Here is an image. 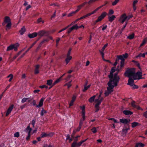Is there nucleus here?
<instances>
[{
    "instance_id": "f257e3e1",
    "label": "nucleus",
    "mask_w": 147,
    "mask_h": 147,
    "mask_svg": "<svg viewBox=\"0 0 147 147\" xmlns=\"http://www.w3.org/2000/svg\"><path fill=\"white\" fill-rule=\"evenodd\" d=\"M142 71H138L136 73L134 68L128 69L124 73V75L125 76H128L130 78L132 77L134 80H139L142 79Z\"/></svg>"
},
{
    "instance_id": "f03ea898",
    "label": "nucleus",
    "mask_w": 147,
    "mask_h": 147,
    "mask_svg": "<svg viewBox=\"0 0 147 147\" xmlns=\"http://www.w3.org/2000/svg\"><path fill=\"white\" fill-rule=\"evenodd\" d=\"M119 82V79L114 80H109L107 83L108 86L107 88V90L105 92V96H108L113 91L114 88L117 85Z\"/></svg>"
},
{
    "instance_id": "7ed1b4c3",
    "label": "nucleus",
    "mask_w": 147,
    "mask_h": 147,
    "mask_svg": "<svg viewBox=\"0 0 147 147\" xmlns=\"http://www.w3.org/2000/svg\"><path fill=\"white\" fill-rule=\"evenodd\" d=\"M115 70H116V69L115 67H112L111 69L110 73L108 76V77L110 78V80H114L119 79V81L120 78L117 75L118 72L115 73L114 75L113 74Z\"/></svg>"
},
{
    "instance_id": "20e7f679",
    "label": "nucleus",
    "mask_w": 147,
    "mask_h": 147,
    "mask_svg": "<svg viewBox=\"0 0 147 147\" xmlns=\"http://www.w3.org/2000/svg\"><path fill=\"white\" fill-rule=\"evenodd\" d=\"M5 23H7V24L6 26L7 28L6 29V30H7V29H10L11 26V19L8 16H6L5 17L4 22L3 23L2 25L3 26L4 25Z\"/></svg>"
},
{
    "instance_id": "39448f33",
    "label": "nucleus",
    "mask_w": 147,
    "mask_h": 147,
    "mask_svg": "<svg viewBox=\"0 0 147 147\" xmlns=\"http://www.w3.org/2000/svg\"><path fill=\"white\" fill-rule=\"evenodd\" d=\"M128 57V54L126 53L124 54L123 55H119L117 56L118 61L119 59L121 60V66H123L124 65L125 59L127 58Z\"/></svg>"
},
{
    "instance_id": "423d86ee",
    "label": "nucleus",
    "mask_w": 147,
    "mask_h": 147,
    "mask_svg": "<svg viewBox=\"0 0 147 147\" xmlns=\"http://www.w3.org/2000/svg\"><path fill=\"white\" fill-rule=\"evenodd\" d=\"M126 76L129 78L127 84L132 87L134 89L138 88V86L134 84V80H134V78L132 77L130 78L128 76Z\"/></svg>"
},
{
    "instance_id": "0eeeda50",
    "label": "nucleus",
    "mask_w": 147,
    "mask_h": 147,
    "mask_svg": "<svg viewBox=\"0 0 147 147\" xmlns=\"http://www.w3.org/2000/svg\"><path fill=\"white\" fill-rule=\"evenodd\" d=\"M102 101V99L101 98L100 100L96 99L95 100V102L96 103L95 105V112H96L99 111L100 109L99 105L100 104L101 102Z\"/></svg>"
},
{
    "instance_id": "6e6552de",
    "label": "nucleus",
    "mask_w": 147,
    "mask_h": 147,
    "mask_svg": "<svg viewBox=\"0 0 147 147\" xmlns=\"http://www.w3.org/2000/svg\"><path fill=\"white\" fill-rule=\"evenodd\" d=\"M45 98H42L40 100L39 104L38 105H36V101L35 100H33L32 103L33 105L36 106V107L38 108L42 106L43 105V102Z\"/></svg>"
},
{
    "instance_id": "1a4fd4ad",
    "label": "nucleus",
    "mask_w": 147,
    "mask_h": 147,
    "mask_svg": "<svg viewBox=\"0 0 147 147\" xmlns=\"http://www.w3.org/2000/svg\"><path fill=\"white\" fill-rule=\"evenodd\" d=\"M107 15V13L105 12H103L100 16L98 17L97 19L96 20L95 22L97 23L101 21Z\"/></svg>"
},
{
    "instance_id": "9d476101",
    "label": "nucleus",
    "mask_w": 147,
    "mask_h": 147,
    "mask_svg": "<svg viewBox=\"0 0 147 147\" xmlns=\"http://www.w3.org/2000/svg\"><path fill=\"white\" fill-rule=\"evenodd\" d=\"M127 18L126 14L123 13L120 16L119 21L120 22L123 23L125 21H127Z\"/></svg>"
},
{
    "instance_id": "9b49d317",
    "label": "nucleus",
    "mask_w": 147,
    "mask_h": 147,
    "mask_svg": "<svg viewBox=\"0 0 147 147\" xmlns=\"http://www.w3.org/2000/svg\"><path fill=\"white\" fill-rule=\"evenodd\" d=\"M71 51V49H70L67 54V57L65 60L66 64H67L72 59V57L70 56Z\"/></svg>"
},
{
    "instance_id": "f8f14e48",
    "label": "nucleus",
    "mask_w": 147,
    "mask_h": 147,
    "mask_svg": "<svg viewBox=\"0 0 147 147\" xmlns=\"http://www.w3.org/2000/svg\"><path fill=\"white\" fill-rule=\"evenodd\" d=\"M131 105L132 107L134 108H136L138 110H140L142 111L143 110V109L140 107L136 105V102L134 101H132L131 102Z\"/></svg>"
},
{
    "instance_id": "ddd939ff",
    "label": "nucleus",
    "mask_w": 147,
    "mask_h": 147,
    "mask_svg": "<svg viewBox=\"0 0 147 147\" xmlns=\"http://www.w3.org/2000/svg\"><path fill=\"white\" fill-rule=\"evenodd\" d=\"M108 44L106 43L105 44L102 48L101 50H100L99 51L103 59L104 58V51L105 50V48L108 46Z\"/></svg>"
},
{
    "instance_id": "4468645a",
    "label": "nucleus",
    "mask_w": 147,
    "mask_h": 147,
    "mask_svg": "<svg viewBox=\"0 0 147 147\" xmlns=\"http://www.w3.org/2000/svg\"><path fill=\"white\" fill-rule=\"evenodd\" d=\"M40 66L39 65H36L34 66V74H37L39 73V68Z\"/></svg>"
},
{
    "instance_id": "2eb2a0df",
    "label": "nucleus",
    "mask_w": 147,
    "mask_h": 147,
    "mask_svg": "<svg viewBox=\"0 0 147 147\" xmlns=\"http://www.w3.org/2000/svg\"><path fill=\"white\" fill-rule=\"evenodd\" d=\"M13 105H12L8 108L5 115L6 116H7L11 113L13 108Z\"/></svg>"
},
{
    "instance_id": "dca6fc26",
    "label": "nucleus",
    "mask_w": 147,
    "mask_h": 147,
    "mask_svg": "<svg viewBox=\"0 0 147 147\" xmlns=\"http://www.w3.org/2000/svg\"><path fill=\"white\" fill-rule=\"evenodd\" d=\"M120 122L126 124L130 122V120L129 119H120Z\"/></svg>"
},
{
    "instance_id": "f3484780",
    "label": "nucleus",
    "mask_w": 147,
    "mask_h": 147,
    "mask_svg": "<svg viewBox=\"0 0 147 147\" xmlns=\"http://www.w3.org/2000/svg\"><path fill=\"white\" fill-rule=\"evenodd\" d=\"M54 134L53 133H51L47 134L45 132H43L41 135V138H44L48 136H52Z\"/></svg>"
},
{
    "instance_id": "a211bd4d",
    "label": "nucleus",
    "mask_w": 147,
    "mask_h": 147,
    "mask_svg": "<svg viewBox=\"0 0 147 147\" xmlns=\"http://www.w3.org/2000/svg\"><path fill=\"white\" fill-rule=\"evenodd\" d=\"M87 139H85V140H82L81 142L77 143L76 142H74V147H78V146H80L81 144H82V143L86 141Z\"/></svg>"
},
{
    "instance_id": "6ab92c4d",
    "label": "nucleus",
    "mask_w": 147,
    "mask_h": 147,
    "mask_svg": "<svg viewBox=\"0 0 147 147\" xmlns=\"http://www.w3.org/2000/svg\"><path fill=\"white\" fill-rule=\"evenodd\" d=\"M83 123V121H82L80 120L79 123V126L77 129H75V130H74V132L75 131V132H76L80 131L81 128L82 126V124Z\"/></svg>"
},
{
    "instance_id": "aec40b11",
    "label": "nucleus",
    "mask_w": 147,
    "mask_h": 147,
    "mask_svg": "<svg viewBox=\"0 0 147 147\" xmlns=\"http://www.w3.org/2000/svg\"><path fill=\"white\" fill-rule=\"evenodd\" d=\"M38 34L36 32H34L32 34H28V36L30 38H32L36 37Z\"/></svg>"
},
{
    "instance_id": "412c9836",
    "label": "nucleus",
    "mask_w": 147,
    "mask_h": 147,
    "mask_svg": "<svg viewBox=\"0 0 147 147\" xmlns=\"http://www.w3.org/2000/svg\"><path fill=\"white\" fill-rule=\"evenodd\" d=\"M46 33V32L43 30L40 31L37 33L38 35L40 36H45Z\"/></svg>"
},
{
    "instance_id": "4be33fe9",
    "label": "nucleus",
    "mask_w": 147,
    "mask_h": 147,
    "mask_svg": "<svg viewBox=\"0 0 147 147\" xmlns=\"http://www.w3.org/2000/svg\"><path fill=\"white\" fill-rule=\"evenodd\" d=\"M123 113L126 115H131L133 114V112L129 110H125L123 111Z\"/></svg>"
},
{
    "instance_id": "5701e85b",
    "label": "nucleus",
    "mask_w": 147,
    "mask_h": 147,
    "mask_svg": "<svg viewBox=\"0 0 147 147\" xmlns=\"http://www.w3.org/2000/svg\"><path fill=\"white\" fill-rule=\"evenodd\" d=\"M82 119H81L80 120L82 121H83L85 120L86 118L85 116V110H82Z\"/></svg>"
},
{
    "instance_id": "b1692460",
    "label": "nucleus",
    "mask_w": 147,
    "mask_h": 147,
    "mask_svg": "<svg viewBox=\"0 0 147 147\" xmlns=\"http://www.w3.org/2000/svg\"><path fill=\"white\" fill-rule=\"evenodd\" d=\"M32 130V129L30 127L29 125H28L25 131L27 132L28 134H30V133Z\"/></svg>"
},
{
    "instance_id": "393cba45",
    "label": "nucleus",
    "mask_w": 147,
    "mask_h": 147,
    "mask_svg": "<svg viewBox=\"0 0 147 147\" xmlns=\"http://www.w3.org/2000/svg\"><path fill=\"white\" fill-rule=\"evenodd\" d=\"M26 30L24 26L21 29V30H20L19 32L21 35H23L24 33L26 32Z\"/></svg>"
},
{
    "instance_id": "a878e982",
    "label": "nucleus",
    "mask_w": 147,
    "mask_h": 147,
    "mask_svg": "<svg viewBox=\"0 0 147 147\" xmlns=\"http://www.w3.org/2000/svg\"><path fill=\"white\" fill-rule=\"evenodd\" d=\"M87 83L86 82V84L84 86V88L82 89V91L84 92H85L86 90H88V89L89 88L90 86V85H89L88 86H86Z\"/></svg>"
},
{
    "instance_id": "bb28decb",
    "label": "nucleus",
    "mask_w": 147,
    "mask_h": 147,
    "mask_svg": "<svg viewBox=\"0 0 147 147\" xmlns=\"http://www.w3.org/2000/svg\"><path fill=\"white\" fill-rule=\"evenodd\" d=\"M116 18V16L114 15H112L108 17V20L109 22H112Z\"/></svg>"
},
{
    "instance_id": "cd10ccee",
    "label": "nucleus",
    "mask_w": 147,
    "mask_h": 147,
    "mask_svg": "<svg viewBox=\"0 0 147 147\" xmlns=\"http://www.w3.org/2000/svg\"><path fill=\"white\" fill-rule=\"evenodd\" d=\"M144 144L140 143H136L135 147H144Z\"/></svg>"
},
{
    "instance_id": "c85d7f7f",
    "label": "nucleus",
    "mask_w": 147,
    "mask_h": 147,
    "mask_svg": "<svg viewBox=\"0 0 147 147\" xmlns=\"http://www.w3.org/2000/svg\"><path fill=\"white\" fill-rule=\"evenodd\" d=\"M123 66H121V64H120V65L117 66V67L116 69V70L117 71V72L121 71L122 68L123 67Z\"/></svg>"
},
{
    "instance_id": "c756f323",
    "label": "nucleus",
    "mask_w": 147,
    "mask_h": 147,
    "mask_svg": "<svg viewBox=\"0 0 147 147\" xmlns=\"http://www.w3.org/2000/svg\"><path fill=\"white\" fill-rule=\"evenodd\" d=\"M139 125H140V124L139 123L136 122H134L131 123V126L133 128L134 127L136 126Z\"/></svg>"
},
{
    "instance_id": "7c9ffc66",
    "label": "nucleus",
    "mask_w": 147,
    "mask_h": 147,
    "mask_svg": "<svg viewBox=\"0 0 147 147\" xmlns=\"http://www.w3.org/2000/svg\"><path fill=\"white\" fill-rule=\"evenodd\" d=\"M74 138L73 137H72L71 138H70V136L69 135H67V136H66V140H69V142H71V141H72L73 140Z\"/></svg>"
},
{
    "instance_id": "2f4dec72",
    "label": "nucleus",
    "mask_w": 147,
    "mask_h": 147,
    "mask_svg": "<svg viewBox=\"0 0 147 147\" xmlns=\"http://www.w3.org/2000/svg\"><path fill=\"white\" fill-rule=\"evenodd\" d=\"M96 97V95H94L92 96L91 97L89 100V101L90 102H93L94 100V99Z\"/></svg>"
},
{
    "instance_id": "473e14b6",
    "label": "nucleus",
    "mask_w": 147,
    "mask_h": 147,
    "mask_svg": "<svg viewBox=\"0 0 147 147\" xmlns=\"http://www.w3.org/2000/svg\"><path fill=\"white\" fill-rule=\"evenodd\" d=\"M14 49L15 51H16L17 50V48L19 46V44L18 43H17L13 45Z\"/></svg>"
},
{
    "instance_id": "72a5a7b5",
    "label": "nucleus",
    "mask_w": 147,
    "mask_h": 147,
    "mask_svg": "<svg viewBox=\"0 0 147 147\" xmlns=\"http://www.w3.org/2000/svg\"><path fill=\"white\" fill-rule=\"evenodd\" d=\"M147 42V38H144L142 42V43L140 45V47H142Z\"/></svg>"
},
{
    "instance_id": "f704fd0d",
    "label": "nucleus",
    "mask_w": 147,
    "mask_h": 147,
    "mask_svg": "<svg viewBox=\"0 0 147 147\" xmlns=\"http://www.w3.org/2000/svg\"><path fill=\"white\" fill-rule=\"evenodd\" d=\"M13 49H14L13 46V45H11L7 47L6 51H9Z\"/></svg>"
},
{
    "instance_id": "c9c22d12",
    "label": "nucleus",
    "mask_w": 147,
    "mask_h": 147,
    "mask_svg": "<svg viewBox=\"0 0 147 147\" xmlns=\"http://www.w3.org/2000/svg\"><path fill=\"white\" fill-rule=\"evenodd\" d=\"M50 5L51 6H54V7H59L60 6L57 3H52L50 4Z\"/></svg>"
},
{
    "instance_id": "e433bc0d",
    "label": "nucleus",
    "mask_w": 147,
    "mask_h": 147,
    "mask_svg": "<svg viewBox=\"0 0 147 147\" xmlns=\"http://www.w3.org/2000/svg\"><path fill=\"white\" fill-rule=\"evenodd\" d=\"M72 23H71L70 24L68 25L66 27L62 29L61 30H60V31H59V32H58V33H59L62 32V31L66 30L67 28H68L70 26H71V25H72Z\"/></svg>"
},
{
    "instance_id": "4c0bfd02",
    "label": "nucleus",
    "mask_w": 147,
    "mask_h": 147,
    "mask_svg": "<svg viewBox=\"0 0 147 147\" xmlns=\"http://www.w3.org/2000/svg\"><path fill=\"white\" fill-rule=\"evenodd\" d=\"M107 25H103L100 26L99 28H102V31H104L107 28Z\"/></svg>"
},
{
    "instance_id": "58836bf2",
    "label": "nucleus",
    "mask_w": 147,
    "mask_h": 147,
    "mask_svg": "<svg viewBox=\"0 0 147 147\" xmlns=\"http://www.w3.org/2000/svg\"><path fill=\"white\" fill-rule=\"evenodd\" d=\"M142 57L143 58H144L145 57V54L144 53H143V54L142 53H140L138 55L136 56V58H137L138 57Z\"/></svg>"
},
{
    "instance_id": "ea45409f",
    "label": "nucleus",
    "mask_w": 147,
    "mask_h": 147,
    "mask_svg": "<svg viewBox=\"0 0 147 147\" xmlns=\"http://www.w3.org/2000/svg\"><path fill=\"white\" fill-rule=\"evenodd\" d=\"M134 33H133L128 36L127 37V38L129 39H132L134 38Z\"/></svg>"
},
{
    "instance_id": "a19ab883",
    "label": "nucleus",
    "mask_w": 147,
    "mask_h": 147,
    "mask_svg": "<svg viewBox=\"0 0 147 147\" xmlns=\"http://www.w3.org/2000/svg\"><path fill=\"white\" fill-rule=\"evenodd\" d=\"M7 78H10V79L9 80V82H10L12 80V79L13 78V75L11 74H10L7 77Z\"/></svg>"
},
{
    "instance_id": "79ce46f5",
    "label": "nucleus",
    "mask_w": 147,
    "mask_h": 147,
    "mask_svg": "<svg viewBox=\"0 0 147 147\" xmlns=\"http://www.w3.org/2000/svg\"><path fill=\"white\" fill-rule=\"evenodd\" d=\"M61 80V77H60L58 79L56 80L53 84V85H54L56 84L59 82Z\"/></svg>"
},
{
    "instance_id": "37998d69",
    "label": "nucleus",
    "mask_w": 147,
    "mask_h": 147,
    "mask_svg": "<svg viewBox=\"0 0 147 147\" xmlns=\"http://www.w3.org/2000/svg\"><path fill=\"white\" fill-rule=\"evenodd\" d=\"M119 1V0H115L114 1L112 2V5L113 6L115 5Z\"/></svg>"
},
{
    "instance_id": "c03bdc74",
    "label": "nucleus",
    "mask_w": 147,
    "mask_h": 147,
    "mask_svg": "<svg viewBox=\"0 0 147 147\" xmlns=\"http://www.w3.org/2000/svg\"><path fill=\"white\" fill-rule=\"evenodd\" d=\"M36 41L35 42H34L31 45L28 49L26 51V53H27L34 46V45L36 43Z\"/></svg>"
},
{
    "instance_id": "a18cd8bd",
    "label": "nucleus",
    "mask_w": 147,
    "mask_h": 147,
    "mask_svg": "<svg viewBox=\"0 0 147 147\" xmlns=\"http://www.w3.org/2000/svg\"><path fill=\"white\" fill-rule=\"evenodd\" d=\"M96 1V0H89L88 2V3L89 5H91L94 3Z\"/></svg>"
},
{
    "instance_id": "49530a36",
    "label": "nucleus",
    "mask_w": 147,
    "mask_h": 147,
    "mask_svg": "<svg viewBox=\"0 0 147 147\" xmlns=\"http://www.w3.org/2000/svg\"><path fill=\"white\" fill-rule=\"evenodd\" d=\"M53 82V80H48L47 82V84L49 86H50Z\"/></svg>"
},
{
    "instance_id": "de8ad7c7",
    "label": "nucleus",
    "mask_w": 147,
    "mask_h": 147,
    "mask_svg": "<svg viewBox=\"0 0 147 147\" xmlns=\"http://www.w3.org/2000/svg\"><path fill=\"white\" fill-rule=\"evenodd\" d=\"M47 112V111L44 110L43 108L42 109V110L40 112V115L41 116H42L44 114L46 113Z\"/></svg>"
},
{
    "instance_id": "09e8293b",
    "label": "nucleus",
    "mask_w": 147,
    "mask_h": 147,
    "mask_svg": "<svg viewBox=\"0 0 147 147\" xmlns=\"http://www.w3.org/2000/svg\"><path fill=\"white\" fill-rule=\"evenodd\" d=\"M105 4L102 5L98 7L97 8H96L95 9L94 11L95 13H96L97 11H98L99 9L105 6Z\"/></svg>"
},
{
    "instance_id": "8fccbe9b",
    "label": "nucleus",
    "mask_w": 147,
    "mask_h": 147,
    "mask_svg": "<svg viewBox=\"0 0 147 147\" xmlns=\"http://www.w3.org/2000/svg\"><path fill=\"white\" fill-rule=\"evenodd\" d=\"M129 128H128L127 129H123L122 131L123 134H125L127 132L128 130H129Z\"/></svg>"
},
{
    "instance_id": "3c124183",
    "label": "nucleus",
    "mask_w": 147,
    "mask_h": 147,
    "mask_svg": "<svg viewBox=\"0 0 147 147\" xmlns=\"http://www.w3.org/2000/svg\"><path fill=\"white\" fill-rule=\"evenodd\" d=\"M108 119L109 120H112L115 123H118L117 121L113 118H108Z\"/></svg>"
},
{
    "instance_id": "603ef678",
    "label": "nucleus",
    "mask_w": 147,
    "mask_h": 147,
    "mask_svg": "<svg viewBox=\"0 0 147 147\" xmlns=\"http://www.w3.org/2000/svg\"><path fill=\"white\" fill-rule=\"evenodd\" d=\"M74 30V26H72L67 30V33L69 34L71 32Z\"/></svg>"
},
{
    "instance_id": "864d4df0",
    "label": "nucleus",
    "mask_w": 147,
    "mask_h": 147,
    "mask_svg": "<svg viewBox=\"0 0 147 147\" xmlns=\"http://www.w3.org/2000/svg\"><path fill=\"white\" fill-rule=\"evenodd\" d=\"M81 8V6H80V5L78 6L76 10V11H74V13H76L79 11Z\"/></svg>"
},
{
    "instance_id": "5fc2aeb1",
    "label": "nucleus",
    "mask_w": 147,
    "mask_h": 147,
    "mask_svg": "<svg viewBox=\"0 0 147 147\" xmlns=\"http://www.w3.org/2000/svg\"><path fill=\"white\" fill-rule=\"evenodd\" d=\"M29 98H24L22 100L21 102L22 103H24L26 102L27 100H28Z\"/></svg>"
},
{
    "instance_id": "6e6d98bb",
    "label": "nucleus",
    "mask_w": 147,
    "mask_h": 147,
    "mask_svg": "<svg viewBox=\"0 0 147 147\" xmlns=\"http://www.w3.org/2000/svg\"><path fill=\"white\" fill-rule=\"evenodd\" d=\"M102 93V90H101L100 92V94L98 96V98L97 99L100 100L101 98L102 99V100H103V98L101 97V95Z\"/></svg>"
},
{
    "instance_id": "4d7b16f0",
    "label": "nucleus",
    "mask_w": 147,
    "mask_h": 147,
    "mask_svg": "<svg viewBox=\"0 0 147 147\" xmlns=\"http://www.w3.org/2000/svg\"><path fill=\"white\" fill-rule=\"evenodd\" d=\"M91 131L93 133H95L97 132V129L95 127H94L93 128L91 129Z\"/></svg>"
},
{
    "instance_id": "13d9d810",
    "label": "nucleus",
    "mask_w": 147,
    "mask_h": 147,
    "mask_svg": "<svg viewBox=\"0 0 147 147\" xmlns=\"http://www.w3.org/2000/svg\"><path fill=\"white\" fill-rule=\"evenodd\" d=\"M36 119H33L32 121V125L33 127H34L35 124L36 122Z\"/></svg>"
},
{
    "instance_id": "bf43d9fd",
    "label": "nucleus",
    "mask_w": 147,
    "mask_h": 147,
    "mask_svg": "<svg viewBox=\"0 0 147 147\" xmlns=\"http://www.w3.org/2000/svg\"><path fill=\"white\" fill-rule=\"evenodd\" d=\"M20 136V134L19 132H17L15 133L14 134V137H15L18 138Z\"/></svg>"
},
{
    "instance_id": "052dcab7",
    "label": "nucleus",
    "mask_w": 147,
    "mask_h": 147,
    "mask_svg": "<svg viewBox=\"0 0 147 147\" xmlns=\"http://www.w3.org/2000/svg\"><path fill=\"white\" fill-rule=\"evenodd\" d=\"M133 17V16L132 14H131L130 15H129L128 16H127V21H128L129 19L130 18H131Z\"/></svg>"
},
{
    "instance_id": "680f3d73",
    "label": "nucleus",
    "mask_w": 147,
    "mask_h": 147,
    "mask_svg": "<svg viewBox=\"0 0 147 147\" xmlns=\"http://www.w3.org/2000/svg\"><path fill=\"white\" fill-rule=\"evenodd\" d=\"M114 13V11L112 9H110L109 11V14L110 15H111Z\"/></svg>"
},
{
    "instance_id": "e2e57ef3",
    "label": "nucleus",
    "mask_w": 147,
    "mask_h": 147,
    "mask_svg": "<svg viewBox=\"0 0 147 147\" xmlns=\"http://www.w3.org/2000/svg\"><path fill=\"white\" fill-rule=\"evenodd\" d=\"M37 22L38 23L42 22V23H43L44 22V21L42 20L41 18H38L37 20Z\"/></svg>"
},
{
    "instance_id": "0e129e2a",
    "label": "nucleus",
    "mask_w": 147,
    "mask_h": 147,
    "mask_svg": "<svg viewBox=\"0 0 147 147\" xmlns=\"http://www.w3.org/2000/svg\"><path fill=\"white\" fill-rule=\"evenodd\" d=\"M49 41V40L47 39H44L40 43L42 45V44L45 42H47Z\"/></svg>"
},
{
    "instance_id": "69168bd1",
    "label": "nucleus",
    "mask_w": 147,
    "mask_h": 147,
    "mask_svg": "<svg viewBox=\"0 0 147 147\" xmlns=\"http://www.w3.org/2000/svg\"><path fill=\"white\" fill-rule=\"evenodd\" d=\"M95 13V12H94V10L92 12L88 13L87 14L88 15V16H90L92 15Z\"/></svg>"
},
{
    "instance_id": "338daca9",
    "label": "nucleus",
    "mask_w": 147,
    "mask_h": 147,
    "mask_svg": "<svg viewBox=\"0 0 147 147\" xmlns=\"http://www.w3.org/2000/svg\"><path fill=\"white\" fill-rule=\"evenodd\" d=\"M43 147H53L52 145H48L47 144H45L44 145Z\"/></svg>"
},
{
    "instance_id": "774afa93",
    "label": "nucleus",
    "mask_w": 147,
    "mask_h": 147,
    "mask_svg": "<svg viewBox=\"0 0 147 147\" xmlns=\"http://www.w3.org/2000/svg\"><path fill=\"white\" fill-rule=\"evenodd\" d=\"M144 116L146 118H147V111H146L143 114Z\"/></svg>"
}]
</instances>
